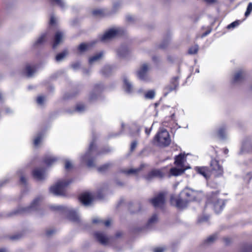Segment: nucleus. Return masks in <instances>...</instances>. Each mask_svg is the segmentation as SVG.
<instances>
[{
	"label": "nucleus",
	"instance_id": "a18cd8bd",
	"mask_svg": "<svg viewBox=\"0 0 252 252\" xmlns=\"http://www.w3.org/2000/svg\"><path fill=\"white\" fill-rule=\"evenodd\" d=\"M40 198L37 197V198H35L34 201H32V211L34 210V206H35L36 205H37L38 204L39 202L40 201Z\"/></svg>",
	"mask_w": 252,
	"mask_h": 252
},
{
	"label": "nucleus",
	"instance_id": "f8f14e48",
	"mask_svg": "<svg viewBox=\"0 0 252 252\" xmlns=\"http://www.w3.org/2000/svg\"><path fill=\"white\" fill-rule=\"evenodd\" d=\"M32 175L38 181L44 180L46 177L45 170L41 168H36L34 171H32Z\"/></svg>",
	"mask_w": 252,
	"mask_h": 252
},
{
	"label": "nucleus",
	"instance_id": "393cba45",
	"mask_svg": "<svg viewBox=\"0 0 252 252\" xmlns=\"http://www.w3.org/2000/svg\"><path fill=\"white\" fill-rule=\"evenodd\" d=\"M196 171L197 172L202 175L206 179L209 177V173L208 169L206 167H196Z\"/></svg>",
	"mask_w": 252,
	"mask_h": 252
},
{
	"label": "nucleus",
	"instance_id": "20e7f679",
	"mask_svg": "<svg viewBox=\"0 0 252 252\" xmlns=\"http://www.w3.org/2000/svg\"><path fill=\"white\" fill-rule=\"evenodd\" d=\"M70 182L66 180L58 181L55 185L51 187L50 191L55 195H63L65 193V187Z\"/></svg>",
	"mask_w": 252,
	"mask_h": 252
},
{
	"label": "nucleus",
	"instance_id": "a211bd4d",
	"mask_svg": "<svg viewBox=\"0 0 252 252\" xmlns=\"http://www.w3.org/2000/svg\"><path fill=\"white\" fill-rule=\"evenodd\" d=\"M63 34L61 32H57L55 35L54 43L53 44V48H56L58 45L62 41L63 39Z\"/></svg>",
	"mask_w": 252,
	"mask_h": 252
},
{
	"label": "nucleus",
	"instance_id": "4c0bfd02",
	"mask_svg": "<svg viewBox=\"0 0 252 252\" xmlns=\"http://www.w3.org/2000/svg\"><path fill=\"white\" fill-rule=\"evenodd\" d=\"M198 50V46L195 45L190 47L189 50V54H195L197 53Z\"/></svg>",
	"mask_w": 252,
	"mask_h": 252
},
{
	"label": "nucleus",
	"instance_id": "aec40b11",
	"mask_svg": "<svg viewBox=\"0 0 252 252\" xmlns=\"http://www.w3.org/2000/svg\"><path fill=\"white\" fill-rule=\"evenodd\" d=\"M128 49L125 46L120 47L117 51V55L120 57H125L128 55Z\"/></svg>",
	"mask_w": 252,
	"mask_h": 252
},
{
	"label": "nucleus",
	"instance_id": "bf43d9fd",
	"mask_svg": "<svg viewBox=\"0 0 252 252\" xmlns=\"http://www.w3.org/2000/svg\"><path fill=\"white\" fill-rule=\"evenodd\" d=\"M151 129H152V127L150 128H148L147 127H146L145 128V133L148 135H149L151 132Z\"/></svg>",
	"mask_w": 252,
	"mask_h": 252
},
{
	"label": "nucleus",
	"instance_id": "412c9836",
	"mask_svg": "<svg viewBox=\"0 0 252 252\" xmlns=\"http://www.w3.org/2000/svg\"><path fill=\"white\" fill-rule=\"evenodd\" d=\"M69 218L71 221L74 222H79L80 221L79 215L74 210L69 211Z\"/></svg>",
	"mask_w": 252,
	"mask_h": 252
},
{
	"label": "nucleus",
	"instance_id": "ddd939ff",
	"mask_svg": "<svg viewBox=\"0 0 252 252\" xmlns=\"http://www.w3.org/2000/svg\"><path fill=\"white\" fill-rule=\"evenodd\" d=\"M178 77H176L173 78L170 84L166 86L164 90V95L166 96L169 93L176 89L178 86Z\"/></svg>",
	"mask_w": 252,
	"mask_h": 252
},
{
	"label": "nucleus",
	"instance_id": "2f4dec72",
	"mask_svg": "<svg viewBox=\"0 0 252 252\" xmlns=\"http://www.w3.org/2000/svg\"><path fill=\"white\" fill-rule=\"evenodd\" d=\"M47 39V33H45L42 34L35 42L36 45H40L43 43Z\"/></svg>",
	"mask_w": 252,
	"mask_h": 252
},
{
	"label": "nucleus",
	"instance_id": "ea45409f",
	"mask_svg": "<svg viewBox=\"0 0 252 252\" xmlns=\"http://www.w3.org/2000/svg\"><path fill=\"white\" fill-rule=\"evenodd\" d=\"M239 22L238 21H236L232 22L230 24L228 25L227 27V28L228 29H233V28H234L236 27L237 26H238L239 25Z\"/></svg>",
	"mask_w": 252,
	"mask_h": 252
},
{
	"label": "nucleus",
	"instance_id": "473e14b6",
	"mask_svg": "<svg viewBox=\"0 0 252 252\" xmlns=\"http://www.w3.org/2000/svg\"><path fill=\"white\" fill-rule=\"evenodd\" d=\"M158 218L157 215H154L152 216V217L149 220L148 222V225L149 226L155 224L158 221Z\"/></svg>",
	"mask_w": 252,
	"mask_h": 252
},
{
	"label": "nucleus",
	"instance_id": "6e6d98bb",
	"mask_svg": "<svg viewBox=\"0 0 252 252\" xmlns=\"http://www.w3.org/2000/svg\"><path fill=\"white\" fill-rule=\"evenodd\" d=\"M79 66H80V63H75L72 64V67L74 69H77L79 67Z\"/></svg>",
	"mask_w": 252,
	"mask_h": 252
},
{
	"label": "nucleus",
	"instance_id": "b1692460",
	"mask_svg": "<svg viewBox=\"0 0 252 252\" xmlns=\"http://www.w3.org/2000/svg\"><path fill=\"white\" fill-rule=\"evenodd\" d=\"M103 55V53L102 52H100L96 54L94 56L91 57L89 60V64H92L94 63L97 62L102 57Z\"/></svg>",
	"mask_w": 252,
	"mask_h": 252
},
{
	"label": "nucleus",
	"instance_id": "f257e3e1",
	"mask_svg": "<svg viewBox=\"0 0 252 252\" xmlns=\"http://www.w3.org/2000/svg\"><path fill=\"white\" fill-rule=\"evenodd\" d=\"M196 194V191L189 188H185L181 192L178 197L176 198L173 196L171 197V203L178 208H183L187 206L188 202L193 201L195 199Z\"/></svg>",
	"mask_w": 252,
	"mask_h": 252
},
{
	"label": "nucleus",
	"instance_id": "39448f33",
	"mask_svg": "<svg viewBox=\"0 0 252 252\" xmlns=\"http://www.w3.org/2000/svg\"><path fill=\"white\" fill-rule=\"evenodd\" d=\"M217 192H213L209 197L208 203H212L214 209L216 213H220L223 209L225 203L223 200H219Z\"/></svg>",
	"mask_w": 252,
	"mask_h": 252
},
{
	"label": "nucleus",
	"instance_id": "49530a36",
	"mask_svg": "<svg viewBox=\"0 0 252 252\" xmlns=\"http://www.w3.org/2000/svg\"><path fill=\"white\" fill-rule=\"evenodd\" d=\"M56 21H57V20H56V17L52 15L51 16V18H50V25L52 26V25H55L56 23Z\"/></svg>",
	"mask_w": 252,
	"mask_h": 252
},
{
	"label": "nucleus",
	"instance_id": "8fccbe9b",
	"mask_svg": "<svg viewBox=\"0 0 252 252\" xmlns=\"http://www.w3.org/2000/svg\"><path fill=\"white\" fill-rule=\"evenodd\" d=\"M169 43V41H164L160 45V48L162 49L165 48Z\"/></svg>",
	"mask_w": 252,
	"mask_h": 252
},
{
	"label": "nucleus",
	"instance_id": "dca6fc26",
	"mask_svg": "<svg viewBox=\"0 0 252 252\" xmlns=\"http://www.w3.org/2000/svg\"><path fill=\"white\" fill-rule=\"evenodd\" d=\"M94 235L96 239L101 244L103 245H106L108 243L109 238L106 236L104 234L100 232H96Z\"/></svg>",
	"mask_w": 252,
	"mask_h": 252
},
{
	"label": "nucleus",
	"instance_id": "f03ea898",
	"mask_svg": "<svg viewBox=\"0 0 252 252\" xmlns=\"http://www.w3.org/2000/svg\"><path fill=\"white\" fill-rule=\"evenodd\" d=\"M186 157L184 154H180L176 156L175 158V164L181 168H177L176 167L171 168L170 170V173L172 176H179L184 173L185 170L188 168L184 167V162L186 160Z\"/></svg>",
	"mask_w": 252,
	"mask_h": 252
},
{
	"label": "nucleus",
	"instance_id": "37998d69",
	"mask_svg": "<svg viewBox=\"0 0 252 252\" xmlns=\"http://www.w3.org/2000/svg\"><path fill=\"white\" fill-rule=\"evenodd\" d=\"M45 98L42 96H38L37 98L36 101L38 104L42 105L44 102Z\"/></svg>",
	"mask_w": 252,
	"mask_h": 252
},
{
	"label": "nucleus",
	"instance_id": "680f3d73",
	"mask_svg": "<svg viewBox=\"0 0 252 252\" xmlns=\"http://www.w3.org/2000/svg\"><path fill=\"white\" fill-rule=\"evenodd\" d=\"M53 233H54V231L53 230H47V231L46 234L48 236H50L51 234H52Z\"/></svg>",
	"mask_w": 252,
	"mask_h": 252
},
{
	"label": "nucleus",
	"instance_id": "0e129e2a",
	"mask_svg": "<svg viewBox=\"0 0 252 252\" xmlns=\"http://www.w3.org/2000/svg\"><path fill=\"white\" fill-rule=\"evenodd\" d=\"M0 252H7V251L5 248H0Z\"/></svg>",
	"mask_w": 252,
	"mask_h": 252
},
{
	"label": "nucleus",
	"instance_id": "338daca9",
	"mask_svg": "<svg viewBox=\"0 0 252 252\" xmlns=\"http://www.w3.org/2000/svg\"><path fill=\"white\" fill-rule=\"evenodd\" d=\"M224 241L226 244H228L229 242V239L228 238H225Z\"/></svg>",
	"mask_w": 252,
	"mask_h": 252
},
{
	"label": "nucleus",
	"instance_id": "7ed1b4c3",
	"mask_svg": "<svg viewBox=\"0 0 252 252\" xmlns=\"http://www.w3.org/2000/svg\"><path fill=\"white\" fill-rule=\"evenodd\" d=\"M154 141L159 146H167L171 142L169 134L165 129H161L156 135Z\"/></svg>",
	"mask_w": 252,
	"mask_h": 252
},
{
	"label": "nucleus",
	"instance_id": "09e8293b",
	"mask_svg": "<svg viewBox=\"0 0 252 252\" xmlns=\"http://www.w3.org/2000/svg\"><path fill=\"white\" fill-rule=\"evenodd\" d=\"M165 249L164 247H158L154 250V252H164Z\"/></svg>",
	"mask_w": 252,
	"mask_h": 252
},
{
	"label": "nucleus",
	"instance_id": "c9c22d12",
	"mask_svg": "<svg viewBox=\"0 0 252 252\" xmlns=\"http://www.w3.org/2000/svg\"><path fill=\"white\" fill-rule=\"evenodd\" d=\"M23 237L22 233H17L15 234H13L9 237L10 240L12 241L18 240L21 239Z\"/></svg>",
	"mask_w": 252,
	"mask_h": 252
},
{
	"label": "nucleus",
	"instance_id": "a878e982",
	"mask_svg": "<svg viewBox=\"0 0 252 252\" xmlns=\"http://www.w3.org/2000/svg\"><path fill=\"white\" fill-rule=\"evenodd\" d=\"M226 128L224 126H221L219 128L217 136L220 139H224L225 138L226 135Z\"/></svg>",
	"mask_w": 252,
	"mask_h": 252
},
{
	"label": "nucleus",
	"instance_id": "e2e57ef3",
	"mask_svg": "<svg viewBox=\"0 0 252 252\" xmlns=\"http://www.w3.org/2000/svg\"><path fill=\"white\" fill-rule=\"evenodd\" d=\"M5 112L6 113H10L12 112V110L10 108H7L5 109Z\"/></svg>",
	"mask_w": 252,
	"mask_h": 252
},
{
	"label": "nucleus",
	"instance_id": "4be33fe9",
	"mask_svg": "<svg viewBox=\"0 0 252 252\" xmlns=\"http://www.w3.org/2000/svg\"><path fill=\"white\" fill-rule=\"evenodd\" d=\"M244 72L242 70H239L236 72L233 78L234 83H238L241 81L244 78Z\"/></svg>",
	"mask_w": 252,
	"mask_h": 252
},
{
	"label": "nucleus",
	"instance_id": "1a4fd4ad",
	"mask_svg": "<svg viewBox=\"0 0 252 252\" xmlns=\"http://www.w3.org/2000/svg\"><path fill=\"white\" fill-rule=\"evenodd\" d=\"M164 173L160 169H153L145 175V178L147 181H151L155 178H162L164 176Z\"/></svg>",
	"mask_w": 252,
	"mask_h": 252
},
{
	"label": "nucleus",
	"instance_id": "9d476101",
	"mask_svg": "<svg viewBox=\"0 0 252 252\" xmlns=\"http://www.w3.org/2000/svg\"><path fill=\"white\" fill-rule=\"evenodd\" d=\"M148 64L144 63L137 72L138 78L142 80H146L148 79V71L149 70Z\"/></svg>",
	"mask_w": 252,
	"mask_h": 252
},
{
	"label": "nucleus",
	"instance_id": "6ab92c4d",
	"mask_svg": "<svg viewBox=\"0 0 252 252\" xmlns=\"http://www.w3.org/2000/svg\"><path fill=\"white\" fill-rule=\"evenodd\" d=\"M124 88L127 93H130L133 90V86L129 82L127 77L124 76L123 78Z\"/></svg>",
	"mask_w": 252,
	"mask_h": 252
},
{
	"label": "nucleus",
	"instance_id": "423d86ee",
	"mask_svg": "<svg viewBox=\"0 0 252 252\" xmlns=\"http://www.w3.org/2000/svg\"><path fill=\"white\" fill-rule=\"evenodd\" d=\"M95 148L94 142H92L89 146V150L86 153L81 157V160L82 162H87V165L89 167H93L94 165V161L92 159V154Z\"/></svg>",
	"mask_w": 252,
	"mask_h": 252
},
{
	"label": "nucleus",
	"instance_id": "774afa93",
	"mask_svg": "<svg viewBox=\"0 0 252 252\" xmlns=\"http://www.w3.org/2000/svg\"><path fill=\"white\" fill-rule=\"evenodd\" d=\"M224 153H225V154H227L228 153V149H225V150H224Z\"/></svg>",
	"mask_w": 252,
	"mask_h": 252
},
{
	"label": "nucleus",
	"instance_id": "c85d7f7f",
	"mask_svg": "<svg viewBox=\"0 0 252 252\" xmlns=\"http://www.w3.org/2000/svg\"><path fill=\"white\" fill-rule=\"evenodd\" d=\"M22 73L27 77H32V64H28L26 68L23 70Z\"/></svg>",
	"mask_w": 252,
	"mask_h": 252
},
{
	"label": "nucleus",
	"instance_id": "603ef678",
	"mask_svg": "<svg viewBox=\"0 0 252 252\" xmlns=\"http://www.w3.org/2000/svg\"><path fill=\"white\" fill-rule=\"evenodd\" d=\"M137 142L136 141H133V142H132L131 144V146H130V150L131 151H133L135 148H136V146H137Z\"/></svg>",
	"mask_w": 252,
	"mask_h": 252
},
{
	"label": "nucleus",
	"instance_id": "72a5a7b5",
	"mask_svg": "<svg viewBox=\"0 0 252 252\" xmlns=\"http://www.w3.org/2000/svg\"><path fill=\"white\" fill-rule=\"evenodd\" d=\"M52 2L58 4L61 8L65 7L66 4L64 0H50Z\"/></svg>",
	"mask_w": 252,
	"mask_h": 252
},
{
	"label": "nucleus",
	"instance_id": "2eb2a0df",
	"mask_svg": "<svg viewBox=\"0 0 252 252\" xmlns=\"http://www.w3.org/2000/svg\"><path fill=\"white\" fill-rule=\"evenodd\" d=\"M211 166L213 170L215 172V175L219 176L221 175L223 173L222 167L219 165L217 160H212L211 163Z\"/></svg>",
	"mask_w": 252,
	"mask_h": 252
},
{
	"label": "nucleus",
	"instance_id": "4468645a",
	"mask_svg": "<svg viewBox=\"0 0 252 252\" xmlns=\"http://www.w3.org/2000/svg\"><path fill=\"white\" fill-rule=\"evenodd\" d=\"M80 202L85 206L89 205L92 202L93 196L91 194L85 192L82 193L79 197Z\"/></svg>",
	"mask_w": 252,
	"mask_h": 252
},
{
	"label": "nucleus",
	"instance_id": "69168bd1",
	"mask_svg": "<svg viewBox=\"0 0 252 252\" xmlns=\"http://www.w3.org/2000/svg\"><path fill=\"white\" fill-rule=\"evenodd\" d=\"M208 3H212L215 1V0H205Z\"/></svg>",
	"mask_w": 252,
	"mask_h": 252
},
{
	"label": "nucleus",
	"instance_id": "c03bdc74",
	"mask_svg": "<svg viewBox=\"0 0 252 252\" xmlns=\"http://www.w3.org/2000/svg\"><path fill=\"white\" fill-rule=\"evenodd\" d=\"M20 183L21 184L24 185V186H27V180L24 176H21L20 177Z\"/></svg>",
	"mask_w": 252,
	"mask_h": 252
},
{
	"label": "nucleus",
	"instance_id": "f3484780",
	"mask_svg": "<svg viewBox=\"0 0 252 252\" xmlns=\"http://www.w3.org/2000/svg\"><path fill=\"white\" fill-rule=\"evenodd\" d=\"M44 136V133L43 132H40L36 135L33 141V144L35 147L38 148L41 145Z\"/></svg>",
	"mask_w": 252,
	"mask_h": 252
},
{
	"label": "nucleus",
	"instance_id": "58836bf2",
	"mask_svg": "<svg viewBox=\"0 0 252 252\" xmlns=\"http://www.w3.org/2000/svg\"><path fill=\"white\" fill-rule=\"evenodd\" d=\"M252 11V2H250L247 6V10L245 12V16L246 17L248 16L250 13H251V12Z\"/></svg>",
	"mask_w": 252,
	"mask_h": 252
},
{
	"label": "nucleus",
	"instance_id": "6e6552de",
	"mask_svg": "<svg viewBox=\"0 0 252 252\" xmlns=\"http://www.w3.org/2000/svg\"><path fill=\"white\" fill-rule=\"evenodd\" d=\"M32 211V203L27 207H20L12 210L7 214V216L10 217L13 216L23 214Z\"/></svg>",
	"mask_w": 252,
	"mask_h": 252
},
{
	"label": "nucleus",
	"instance_id": "de8ad7c7",
	"mask_svg": "<svg viewBox=\"0 0 252 252\" xmlns=\"http://www.w3.org/2000/svg\"><path fill=\"white\" fill-rule=\"evenodd\" d=\"M72 167V164L70 161L66 160L65 163V168L66 169L68 170Z\"/></svg>",
	"mask_w": 252,
	"mask_h": 252
},
{
	"label": "nucleus",
	"instance_id": "0eeeda50",
	"mask_svg": "<svg viewBox=\"0 0 252 252\" xmlns=\"http://www.w3.org/2000/svg\"><path fill=\"white\" fill-rule=\"evenodd\" d=\"M120 32V29L119 28H112L100 36L99 39L101 41L106 42L117 36Z\"/></svg>",
	"mask_w": 252,
	"mask_h": 252
},
{
	"label": "nucleus",
	"instance_id": "5701e85b",
	"mask_svg": "<svg viewBox=\"0 0 252 252\" xmlns=\"http://www.w3.org/2000/svg\"><path fill=\"white\" fill-rule=\"evenodd\" d=\"M144 166V164H141L140 167L137 168H131L128 170H123V172L127 175L129 174H137Z\"/></svg>",
	"mask_w": 252,
	"mask_h": 252
},
{
	"label": "nucleus",
	"instance_id": "cd10ccee",
	"mask_svg": "<svg viewBox=\"0 0 252 252\" xmlns=\"http://www.w3.org/2000/svg\"><path fill=\"white\" fill-rule=\"evenodd\" d=\"M92 46L91 43H82L78 47V50L80 53L84 52L88 50Z\"/></svg>",
	"mask_w": 252,
	"mask_h": 252
},
{
	"label": "nucleus",
	"instance_id": "a19ab883",
	"mask_svg": "<svg viewBox=\"0 0 252 252\" xmlns=\"http://www.w3.org/2000/svg\"><path fill=\"white\" fill-rule=\"evenodd\" d=\"M217 238V236L216 235H213L209 237L207 240H206V242L207 243H211L213 242Z\"/></svg>",
	"mask_w": 252,
	"mask_h": 252
},
{
	"label": "nucleus",
	"instance_id": "864d4df0",
	"mask_svg": "<svg viewBox=\"0 0 252 252\" xmlns=\"http://www.w3.org/2000/svg\"><path fill=\"white\" fill-rule=\"evenodd\" d=\"M106 69V70H109L110 69V67L109 66H106L104 67V68L102 70V73L104 74V75H107L108 74V73L105 72L104 71V70Z\"/></svg>",
	"mask_w": 252,
	"mask_h": 252
},
{
	"label": "nucleus",
	"instance_id": "9b49d317",
	"mask_svg": "<svg viewBox=\"0 0 252 252\" xmlns=\"http://www.w3.org/2000/svg\"><path fill=\"white\" fill-rule=\"evenodd\" d=\"M151 202L155 207H161L165 202L164 193H159L157 196L151 199Z\"/></svg>",
	"mask_w": 252,
	"mask_h": 252
},
{
	"label": "nucleus",
	"instance_id": "79ce46f5",
	"mask_svg": "<svg viewBox=\"0 0 252 252\" xmlns=\"http://www.w3.org/2000/svg\"><path fill=\"white\" fill-rule=\"evenodd\" d=\"M85 109V106L83 104H78L76 108V110L79 112H83Z\"/></svg>",
	"mask_w": 252,
	"mask_h": 252
},
{
	"label": "nucleus",
	"instance_id": "13d9d810",
	"mask_svg": "<svg viewBox=\"0 0 252 252\" xmlns=\"http://www.w3.org/2000/svg\"><path fill=\"white\" fill-rule=\"evenodd\" d=\"M126 19L128 22H131L133 20L134 18L132 16L128 15L126 16Z\"/></svg>",
	"mask_w": 252,
	"mask_h": 252
},
{
	"label": "nucleus",
	"instance_id": "7c9ffc66",
	"mask_svg": "<svg viewBox=\"0 0 252 252\" xmlns=\"http://www.w3.org/2000/svg\"><path fill=\"white\" fill-rule=\"evenodd\" d=\"M93 14L94 16L103 17L106 15V12L104 9H98L93 11Z\"/></svg>",
	"mask_w": 252,
	"mask_h": 252
},
{
	"label": "nucleus",
	"instance_id": "bb28decb",
	"mask_svg": "<svg viewBox=\"0 0 252 252\" xmlns=\"http://www.w3.org/2000/svg\"><path fill=\"white\" fill-rule=\"evenodd\" d=\"M57 158L52 156H50L46 157L45 158L44 162L47 165L49 166L53 164L56 161H57Z\"/></svg>",
	"mask_w": 252,
	"mask_h": 252
},
{
	"label": "nucleus",
	"instance_id": "f704fd0d",
	"mask_svg": "<svg viewBox=\"0 0 252 252\" xmlns=\"http://www.w3.org/2000/svg\"><path fill=\"white\" fill-rule=\"evenodd\" d=\"M155 95V92L153 90H150L148 91L145 94V97L147 99H153L154 98Z\"/></svg>",
	"mask_w": 252,
	"mask_h": 252
},
{
	"label": "nucleus",
	"instance_id": "4d7b16f0",
	"mask_svg": "<svg viewBox=\"0 0 252 252\" xmlns=\"http://www.w3.org/2000/svg\"><path fill=\"white\" fill-rule=\"evenodd\" d=\"M108 164H105L103 165L102 167L99 168L98 170L100 171H103L105 169H106L108 167Z\"/></svg>",
	"mask_w": 252,
	"mask_h": 252
},
{
	"label": "nucleus",
	"instance_id": "3c124183",
	"mask_svg": "<svg viewBox=\"0 0 252 252\" xmlns=\"http://www.w3.org/2000/svg\"><path fill=\"white\" fill-rule=\"evenodd\" d=\"M93 222L94 223H102V222H103V220H100L98 218H94L93 220Z\"/></svg>",
	"mask_w": 252,
	"mask_h": 252
},
{
	"label": "nucleus",
	"instance_id": "5fc2aeb1",
	"mask_svg": "<svg viewBox=\"0 0 252 252\" xmlns=\"http://www.w3.org/2000/svg\"><path fill=\"white\" fill-rule=\"evenodd\" d=\"M102 223H104L105 226H109L111 224V220H107L105 221L103 220V222H102Z\"/></svg>",
	"mask_w": 252,
	"mask_h": 252
},
{
	"label": "nucleus",
	"instance_id": "052dcab7",
	"mask_svg": "<svg viewBox=\"0 0 252 252\" xmlns=\"http://www.w3.org/2000/svg\"><path fill=\"white\" fill-rule=\"evenodd\" d=\"M211 32L210 30H208L206 31L205 32L203 33L202 35V37H205L206 35H207L208 34H209Z\"/></svg>",
	"mask_w": 252,
	"mask_h": 252
},
{
	"label": "nucleus",
	"instance_id": "c756f323",
	"mask_svg": "<svg viewBox=\"0 0 252 252\" xmlns=\"http://www.w3.org/2000/svg\"><path fill=\"white\" fill-rule=\"evenodd\" d=\"M51 209L61 212H65L67 208L63 206L52 205L50 206Z\"/></svg>",
	"mask_w": 252,
	"mask_h": 252
},
{
	"label": "nucleus",
	"instance_id": "e433bc0d",
	"mask_svg": "<svg viewBox=\"0 0 252 252\" xmlns=\"http://www.w3.org/2000/svg\"><path fill=\"white\" fill-rule=\"evenodd\" d=\"M67 55V52L66 51H64L62 53H61L58 54L56 57V60L57 62H61L63 60V59Z\"/></svg>",
	"mask_w": 252,
	"mask_h": 252
}]
</instances>
